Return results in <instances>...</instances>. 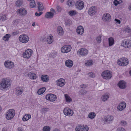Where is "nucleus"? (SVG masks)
<instances>
[{"mask_svg": "<svg viewBox=\"0 0 131 131\" xmlns=\"http://www.w3.org/2000/svg\"><path fill=\"white\" fill-rule=\"evenodd\" d=\"M11 81L9 79L6 78L3 79L0 83V89L3 90L8 88L11 85Z\"/></svg>", "mask_w": 131, "mask_h": 131, "instance_id": "1", "label": "nucleus"}, {"mask_svg": "<svg viewBox=\"0 0 131 131\" xmlns=\"http://www.w3.org/2000/svg\"><path fill=\"white\" fill-rule=\"evenodd\" d=\"M15 114V110L13 109H9L6 114V118L7 120H11L13 118Z\"/></svg>", "mask_w": 131, "mask_h": 131, "instance_id": "2", "label": "nucleus"}, {"mask_svg": "<svg viewBox=\"0 0 131 131\" xmlns=\"http://www.w3.org/2000/svg\"><path fill=\"white\" fill-rule=\"evenodd\" d=\"M101 76L104 79L108 80L110 79L112 77V74L109 70H105L102 72Z\"/></svg>", "mask_w": 131, "mask_h": 131, "instance_id": "3", "label": "nucleus"}, {"mask_svg": "<svg viewBox=\"0 0 131 131\" xmlns=\"http://www.w3.org/2000/svg\"><path fill=\"white\" fill-rule=\"evenodd\" d=\"M117 63L120 66H125L128 63V61L127 58L123 57L118 60Z\"/></svg>", "mask_w": 131, "mask_h": 131, "instance_id": "4", "label": "nucleus"}, {"mask_svg": "<svg viewBox=\"0 0 131 131\" xmlns=\"http://www.w3.org/2000/svg\"><path fill=\"white\" fill-rule=\"evenodd\" d=\"M19 39L20 42L23 43H26L29 41V38L27 35L22 34L20 35Z\"/></svg>", "mask_w": 131, "mask_h": 131, "instance_id": "5", "label": "nucleus"}, {"mask_svg": "<svg viewBox=\"0 0 131 131\" xmlns=\"http://www.w3.org/2000/svg\"><path fill=\"white\" fill-rule=\"evenodd\" d=\"M114 119V117L112 115H108L103 119L105 123H107L110 124L112 123Z\"/></svg>", "mask_w": 131, "mask_h": 131, "instance_id": "6", "label": "nucleus"}, {"mask_svg": "<svg viewBox=\"0 0 131 131\" xmlns=\"http://www.w3.org/2000/svg\"><path fill=\"white\" fill-rule=\"evenodd\" d=\"M46 99L50 101H55L57 99V97L56 95L52 94H47L46 96Z\"/></svg>", "mask_w": 131, "mask_h": 131, "instance_id": "7", "label": "nucleus"}, {"mask_svg": "<svg viewBox=\"0 0 131 131\" xmlns=\"http://www.w3.org/2000/svg\"><path fill=\"white\" fill-rule=\"evenodd\" d=\"M63 112L65 115L69 116H72L74 114L73 110L68 107L64 108L63 111Z\"/></svg>", "mask_w": 131, "mask_h": 131, "instance_id": "8", "label": "nucleus"}, {"mask_svg": "<svg viewBox=\"0 0 131 131\" xmlns=\"http://www.w3.org/2000/svg\"><path fill=\"white\" fill-rule=\"evenodd\" d=\"M71 49V47L70 45H66L62 47L61 49L62 52L65 53L69 52Z\"/></svg>", "mask_w": 131, "mask_h": 131, "instance_id": "9", "label": "nucleus"}, {"mask_svg": "<svg viewBox=\"0 0 131 131\" xmlns=\"http://www.w3.org/2000/svg\"><path fill=\"white\" fill-rule=\"evenodd\" d=\"M32 51L30 49L26 50L23 53V56L25 58H29L32 55Z\"/></svg>", "mask_w": 131, "mask_h": 131, "instance_id": "10", "label": "nucleus"}, {"mask_svg": "<svg viewBox=\"0 0 131 131\" xmlns=\"http://www.w3.org/2000/svg\"><path fill=\"white\" fill-rule=\"evenodd\" d=\"M78 54L81 56H84L88 53V51L84 48H81L79 49L77 52Z\"/></svg>", "mask_w": 131, "mask_h": 131, "instance_id": "11", "label": "nucleus"}, {"mask_svg": "<svg viewBox=\"0 0 131 131\" xmlns=\"http://www.w3.org/2000/svg\"><path fill=\"white\" fill-rule=\"evenodd\" d=\"M84 6L83 2L80 1L77 2L75 4L76 8L79 10H81L83 9L84 7Z\"/></svg>", "mask_w": 131, "mask_h": 131, "instance_id": "12", "label": "nucleus"}, {"mask_svg": "<svg viewBox=\"0 0 131 131\" xmlns=\"http://www.w3.org/2000/svg\"><path fill=\"white\" fill-rule=\"evenodd\" d=\"M4 65L6 68L10 69L13 67L14 64L13 62L7 60L4 62Z\"/></svg>", "mask_w": 131, "mask_h": 131, "instance_id": "13", "label": "nucleus"}, {"mask_svg": "<svg viewBox=\"0 0 131 131\" xmlns=\"http://www.w3.org/2000/svg\"><path fill=\"white\" fill-rule=\"evenodd\" d=\"M97 12L96 8L95 6H92L89 9L88 13L91 16H93L95 15Z\"/></svg>", "mask_w": 131, "mask_h": 131, "instance_id": "14", "label": "nucleus"}, {"mask_svg": "<svg viewBox=\"0 0 131 131\" xmlns=\"http://www.w3.org/2000/svg\"><path fill=\"white\" fill-rule=\"evenodd\" d=\"M88 127L87 126L85 127L79 125L77 126L75 128L76 131H88Z\"/></svg>", "mask_w": 131, "mask_h": 131, "instance_id": "15", "label": "nucleus"}, {"mask_svg": "<svg viewBox=\"0 0 131 131\" xmlns=\"http://www.w3.org/2000/svg\"><path fill=\"white\" fill-rule=\"evenodd\" d=\"M111 18L110 15L108 14H106L103 15L102 19L104 21L109 22L111 20Z\"/></svg>", "mask_w": 131, "mask_h": 131, "instance_id": "16", "label": "nucleus"}, {"mask_svg": "<svg viewBox=\"0 0 131 131\" xmlns=\"http://www.w3.org/2000/svg\"><path fill=\"white\" fill-rule=\"evenodd\" d=\"M126 83L123 81H119L118 84L119 87L121 89H124L125 88L126 86Z\"/></svg>", "mask_w": 131, "mask_h": 131, "instance_id": "17", "label": "nucleus"}, {"mask_svg": "<svg viewBox=\"0 0 131 131\" xmlns=\"http://www.w3.org/2000/svg\"><path fill=\"white\" fill-rule=\"evenodd\" d=\"M126 104L125 102H122L120 103L119 105L117 106V108L120 111H121L124 109L126 107Z\"/></svg>", "mask_w": 131, "mask_h": 131, "instance_id": "18", "label": "nucleus"}, {"mask_svg": "<svg viewBox=\"0 0 131 131\" xmlns=\"http://www.w3.org/2000/svg\"><path fill=\"white\" fill-rule=\"evenodd\" d=\"M122 45L126 48H128L131 46V40H128L125 42H123L122 44Z\"/></svg>", "mask_w": 131, "mask_h": 131, "instance_id": "19", "label": "nucleus"}, {"mask_svg": "<svg viewBox=\"0 0 131 131\" xmlns=\"http://www.w3.org/2000/svg\"><path fill=\"white\" fill-rule=\"evenodd\" d=\"M18 12L20 15L22 16H25L26 15L27 13L26 10L23 8H21L18 9Z\"/></svg>", "mask_w": 131, "mask_h": 131, "instance_id": "20", "label": "nucleus"}, {"mask_svg": "<svg viewBox=\"0 0 131 131\" xmlns=\"http://www.w3.org/2000/svg\"><path fill=\"white\" fill-rule=\"evenodd\" d=\"M57 83L58 85L60 87L63 86L65 83V80L62 78L60 79L57 81Z\"/></svg>", "mask_w": 131, "mask_h": 131, "instance_id": "21", "label": "nucleus"}, {"mask_svg": "<svg viewBox=\"0 0 131 131\" xmlns=\"http://www.w3.org/2000/svg\"><path fill=\"white\" fill-rule=\"evenodd\" d=\"M84 30L82 26H78L77 29V32L79 35H82L83 33Z\"/></svg>", "mask_w": 131, "mask_h": 131, "instance_id": "22", "label": "nucleus"}, {"mask_svg": "<svg viewBox=\"0 0 131 131\" xmlns=\"http://www.w3.org/2000/svg\"><path fill=\"white\" fill-rule=\"evenodd\" d=\"M24 91V87L22 86L17 87L16 92L18 95H21Z\"/></svg>", "mask_w": 131, "mask_h": 131, "instance_id": "23", "label": "nucleus"}, {"mask_svg": "<svg viewBox=\"0 0 131 131\" xmlns=\"http://www.w3.org/2000/svg\"><path fill=\"white\" fill-rule=\"evenodd\" d=\"M28 75L29 78L31 79H35L36 78V74L32 72L29 73L28 74Z\"/></svg>", "mask_w": 131, "mask_h": 131, "instance_id": "24", "label": "nucleus"}, {"mask_svg": "<svg viewBox=\"0 0 131 131\" xmlns=\"http://www.w3.org/2000/svg\"><path fill=\"white\" fill-rule=\"evenodd\" d=\"M65 64L66 66L67 67L71 68L73 65V61L70 60H67L65 62Z\"/></svg>", "mask_w": 131, "mask_h": 131, "instance_id": "25", "label": "nucleus"}, {"mask_svg": "<svg viewBox=\"0 0 131 131\" xmlns=\"http://www.w3.org/2000/svg\"><path fill=\"white\" fill-rule=\"evenodd\" d=\"M109 97V94L107 93L102 95L101 99L102 101L105 102L107 101Z\"/></svg>", "mask_w": 131, "mask_h": 131, "instance_id": "26", "label": "nucleus"}, {"mask_svg": "<svg viewBox=\"0 0 131 131\" xmlns=\"http://www.w3.org/2000/svg\"><path fill=\"white\" fill-rule=\"evenodd\" d=\"M54 15V13L52 12H47L45 14V17L47 18H51L53 17Z\"/></svg>", "mask_w": 131, "mask_h": 131, "instance_id": "27", "label": "nucleus"}, {"mask_svg": "<svg viewBox=\"0 0 131 131\" xmlns=\"http://www.w3.org/2000/svg\"><path fill=\"white\" fill-rule=\"evenodd\" d=\"M57 33L58 35L60 36L62 35L63 34V30L62 28L60 26H59L57 28Z\"/></svg>", "mask_w": 131, "mask_h": 131, "instance_id": "28", "label": "nucleus"}, {"mask_svg": "<svg viewBox=\"0 0 131 131\" xmlns=\"http://www.w3.org/2000/svg\"><path fill=\"white\" fill-rule=\"evenodd\" d=\"M41 79L42 81L47 82L48 81L49 78L48 76L47 75H43L41 76Z\"/></svg>", "mask_w": 131, "mask_h": 131, "instance_id": "29", "label": "nucleus"}, {"mask_svg": "<svg viewBox=\"0 0 131 131\" xmlns=\"http://www.w3.org/2000/svg\"><path fill=\"white\" fill-rule=\"evenodd\" d=\"M31 117V116L30 114H26L23 116L22 118L23 120L24 121H25L29 119Z\"/></svg>", "mask_w": 131, "mask_h": 131, "instance_id": "30", "label": "nucleus"}, {"mask_svg": "<svg viewBox=\"0 0 131 131\" xmlns=\"http://www.w3.org/2000/svg\"><path fill=\"white\" fill-rule=\"evenodd\" d=\"M23 0H18L15 4V6L19 7L21 6L23 4Z\"/></svg>", "mask_w": 131, "mask_h": 131, "instance_id": "31", "label": "nucleus"}, {"mask_svg": "<svg viewBox=\"0 0 131 131\" xmlns=\"http://www.w3.org/2000/svg\"><path fill=\"white\" fill-rule=\"evenodd\" d=\"M38 11L39 12L43 10V7L42 4L40 2L38 3Z\"/></svg>", "mask_w": 131, "mask_h": 131, "instance_id": "32", "label": "nucleus"}, {"mask_svg": "<svg viewBox=\"0 0 131 131\" xmlns=\"http://www.w3.org/2000/svg\"><path fill=\"white\" fill-rule=\"evenodd\" d=\"M109 42V46L110 47L112 46L114 43V40L112 37H110L108 39Z\"/></svg>", "mask_w": 131, "mask_h": 131, "instance_id": "33", "label": "nucleus"}, {"mask_svg": "<svg viewBox=\"0 0 131 131\" xmlns=\"http://www.w3.org/2000/svg\"><path fill=\"white\" fill-rule=\"evenodd\" d=\"M46 88L43 87L39 89L37 93L39 95H41L46 90Z\"/></svg>", "mask_w": 131, "mask_h": 131, "instance_id": "34", "label": "nucleus"}, {"mask_svg": "<svg viewBox=\"0 0 131 131\" xmlns=\"http://www.w3.org/2000/svg\"><path fill=\"white\" fill-rule=\"evenodd\" d=\"M10 36L11 35L10 34H7L3 37V39L5 41H8Z\"/></svg>", "mask_w": 131, "mask_h": 131, "instance_id": "35", "label": "nucleus"}, {"mask_svg": "<svg viewBox=\"0 0 131 131\" xmlns=\"http://www.w3.org/2000/svg\"><path fill=\"white\" fill-rule=\"evenodd\" d=\"M47 42L49 44L51 43L53 41V37L52 36H49L47 39Z\"/></svg>", "mask_w": 131, "mask_h": 131, "instance_id": "36", "label": "nucleus"}, {"mask_svg": "<svg viewBox=\"0 0 131 131\" xmlns=\"http://www.w3.org/2000/svg\"><path fill=\"white\" fill-rule=\"evenodd\" d=\"M66 102L68 103L72 101V99L67 94L64 95Z\"/></svg>", "mask_w": 131, "mask_h": 131, "instance_id": "37", "label": "nucleus"}, {"mask_svg": "<svg viewBox=\"0 0 131 131\" xmlns=\"http://www.w3.org/2000/svg\"><path fill=\"white\" fill-rule=\"evenodd\" d=\"M74 2L71 0H69L67 2V5L69 6H72L74 5Z\"/></svg>", "mask_w": 131, "mask_h": 131, "instance_id": "38", "label": "nucleus"}, {"mask_svg": "<svg viewBox=\"0 0 131 131\" xmlns=\"http://www.w3.org/2000/svg\"><path fill=\"white\" fill-rule=\"evenodd\" d=\"M95 114L93 112L90 113L89 114L88 116L89 118L93 119V118L95 116Z\"/></svg>", "mask_w": 131, "mask_h": 131, "instance_id": "39", "label": "nucleus"}, {"mask_svg": "<svg viewBox=\"0 0 131 131\" xmlns=\"http://www.w3.org/2000/svg\"><path fill=\"white\" fill-rule=\"evenodd\" d=\"M30 7L31 8L35 7L36 6L35 2L34 0H33L30 3Z\"/></svg>", "mask_w": 131, "mask_h": 131, "instance_id": "40", "label": "nucleus"}, {"mask_svg": "<svg viewBox=\"0 0 131 131\" xmlns=\"http://www.w3.org/2000/svg\"><path fill=\"white\" fill-rule=\"evenodd\" d=\"M68 14L72 16L76 15L77 12L75 10H72L69 11Z\"/></svg>", "mask_w": 131, "mask_h": 131, "instance_id": "41", "label": "nucleus"}, {"mask_svg": "<svg viewBox=\"0 0 131 131\" xmlns=\"http://www.w3.org/2000/svg\"><path fill=\"white\" fill-rule=\"evenodd\" d=\"M93 62L92 60H89L87 61L85 63V65L86 66H89L92 65L93 64Z\"/></svg>", "mask_w": 131, "mask_h": 131, "instance_id": "42", "label": "nucleus"}, {"mask_svg": "<svg viewBox=\"0 0 131 131\" xmlns=\"http://www.w3.org/2000/svg\"><path fill=\"white\" fill-rule=\"evenodd\" d=\"M7 19V17L5 15H3L0 17V20L2 21H4Z\"/></svg>", "mask_w": 131, "mask_h": 131, "instance_id": "43", "label": "nucleus"}, {"mask_svg": "<svg viewBox=\"0 0 131 131\" xmlns=\"http://www.w3.org/2000/svg\"><path fill=\"white\" fill-rule=\"evenodd\" d=\"M71 23L72 21L70 19L66 20L65 21V24L67 26H69Z\"/></svg>", "mask_w": 131, "mask_h": 131, "instance_id": "44", "label": "nucleus"}, {"mask_svg": "<svg viewBox=\"0 0 131 131\" xmlns=\"http://www.w3.org/2000/svg\"><path fill=\"white\" fill-rule=\"evenodd\" d=\"M50 127L47 126H44L42 129L43 131H50Z\"/></svg>", "mask_w": 131, "mask_h": 131, "instance_id": "45", "label": "nucleus"}, {"mask_svg": "<svg viewBox=\"0 0 131 131\" xmlns=\"http://www.w3.org/2000/svg\"><path fill=\"white\" fill-rule=\"evenodd\" d=\"M124 30L126 32H131V29L128 26L125 28Z\"/></svg>", "mask_w": 131, "mask_h": 131, "instance_id": "46", "label": "nucleus"}, {"mask_svg": "<svg viewBox=\"0 0 131 131\" xmlns=\"http://www.w3.org/2000/svg\"><path fill=\"white\" fill-rule=\"evenodd\" d=\"M87 92L85 90H81L80 91L79 94L80 95H84L85 94L87 93Z\"/></svg>", "mask_w": 131, "mask_h": 131, "instance_id": "47", "label": "nucleus"}, {"mask_svg": "<svg viewBox=\"0 0 131 131\" xmlns=\"http://www.w3.org/2000/svg\"><path fill=\"white\" fill-rule=\"evenodd\" d=\"M101 36L100 35L97 36L96 38V40L98 43H100L101 42Z\"/></svg>", "mask_w": 131, "mask_h": 131, "instance_id": "48", "label": "nucleus"}, {"mask_svg": "<svg viewBox=\"0 0 131 131\" xmlns=\"http://www.w3.org/2000/svg\"><path fill=\"white\" fill-rule=\"evenodd\" d=\"M90 77L91 78H94L95 77V75L94 73L92 72H90L88 73Z\"/></svg>", "mask_w": 131, "mask_h": 131, "instance_id": "49", "label": "nucleus"}, {"mask_svg": "<svg viewBox=\"0 0 131 131\" xmlns=\"http://www.w3.org/2000/svg\"><path fill=\"white\" fill-rule=\"evenodd\" d=\"M120 124L121 125L124 126L127 125V123L126 122L124 121H122L120 122Z\"/></svg>", "mask_w": 131, "mask_h": 131, "instance_id": "50", "label": "nucleus"}, {"mask_svg": "<svg viewBox=\"0 0 131 131\" xmlns=\"http://www.w3.org/2000/svg\"><path fill=\"white\" fill-rule=\"evenodd\" d=\"M42 111L44 113H46L47 112L48 110V108H45V107L42 108L41 109Z\"/></svg>", "mask_w": 131, "mask_h": 131, "instance_id": "51", "label": "nucleus"}, {"mask_svg": "<svg viewBox=\"0 0 131 131\" xmlns=\"http://www.w3.org/2000/svg\"><path fill=\"white\" fill-rule=\"evenodd\" d=\"M43 13V12H40L39 13H38L37 12H36L35 13V15L37 16H39L41 15Z\"/></svg>", "mask_w": 131, "mask_h": 131, "instance_id": "52", "label": "nucleus"}, {"mask_svg": "<svg viewBox=\"0 0 131 131\" xmlns=\"http://www.w3.org/2000/svg\"><path fill=\"white\" fill-rule=\"evenodd\" d=\"M117 131H125V130L123 128L120 127L118 128Z\"/></svg>", "mask_w": 131, "mask_h": 131, "instance_id": "53", "label": "nucleus"}, {"mask_svg": "<svg viewBox=\"0 0 131 131\" xmlns=\"http://www.w3.org/2000/svg\"><path fill=\"white\" fill-rule=\"evenodd\" d=\"M114 3L115 6H117L118 4L119 3V2L117 1V0H115Z\"/></svg>", "mask_w": 131, "mask_h": 131, "instance_id": "54", "label": "nucleus"}, {"mask_svg": "<svg viewBox=\"0 0 131 131\" xmlns=\"http://www.w3.org/2000/svg\"><path fill=\"white\" fill-rule=\"evenodd\" d=\"M56 8L58 12H60L61 10V8L59 6H57L56 7Z\"/></svg>", "mask_w": 131, "mask_h": 131, "instance_id": "55", "label": "nucleus"}, {"mask_svg": "<svg viewBox=\"0 0 131 131\" xmlns=\"http://www.w3.org/2000/svg\"><path fill=\"white\" fill-rule=\"evenodd\" d=\"M57 54V52H54V53H52V54H51V56L52 58H54L56 56V55Z\"/></svg>", "mask_w": 131, "mask_h": 131, "instance_id": "56", "label": "nucleus"}, {"mask_svg": "<svg viewBox=\"0 0 131 131\" xmlns=\"http://www.w3.org/2000/svg\"><path fill=\"white\" fill-rule=\"evenodd\" d=\"M115 21H116V23H117L120 24L121 23L120 21L119 20L117 19H115Z\"/></svg>", "mask_w": 131, "mask_h": 131, "instance_id": "57", "label": "nucleus"}, {"mask_svg": "<svg viewBox=\"0 0 131 131\" xmlns=\"http://www.w3.org/2000/svg\"><path fill=\"white\" fill-rule=\"evenodd\" d=\"M17 131H24V130L21 127H19L17 129Z\"/></svg>", "mask_w": 131, "mask_h": 131, "instance_id": "58", "label": "nucleus"}, {"mask_svg": "<svg viewBox=\"0 0 131 131\" xmlns=\"http://www.w3.org/2000/svg\"><path fill=\"white\" fill-rule=\"evenodd\" d=\"M86 85H84V84H82L81 86V87L82 88H86Z\"/></svg>", "mask_w": 131, "mask_h": 131, "instance_id": "59", "label": "nucleus"}, {"mask_svg": "<svg viewBox=\"0 0 131 131\" xmlns=\"http://www.w3.org/2000/svg\"><path fill=\"white\" fill-rule=\"evenodd\" d=\"M50 11H51V12H53V13H55V11L54 9L53 8H51L50 9Z\"/></svg>", "mask_w": 131, "mask_h": 131, "instance_id": "60", "label": "nucleus"}, {"mask_svg": "<svg viewBox=\"0 0 131 131\" xmlns=\"http://www.w3.org/2000/svg\"><path fill=\"white\" fill-rule=\"evenodd\" d=\"M53 131H60V130L57 128H55L53 130Z\"/></svg>", "mask_w": 131, "mask_h": 131, "instance_id": "61", "label": "nucleus"}, {"mask_svg": "<svg viewBox=\"0 0 131 131\" xmlns=\"http://www.w3.org/2000/svg\"><path fill=\"white\" fill-rule=\"evenodd\" d=\"M35 22H34L32 24V26H35Z\"/></svg>", "mask_w": 131, "mask_h": 131, "instance_id": "62", "label": "nucleus"}, {"mask_svg": "<svg viewBox=\"0 0 131 131\" xmlns=\"http://www.w3.org/2000/svg\"><path fill=\"white\" fill-rule=\"evenodd\" d=\"M2 131H6L5 129L4 128H3L2 129Z\"/></svg>", "mask_w": 131, "mask_h": 131, "instance_id": "63", "label": "nucleus"}, {"mask_svg": "<svg viewBox=\"0 0 131 131\" xmlns=\"http://www.w3.org/2000/svg\"><path fill=\"white\" fill-rule=\"evenodd\" d=\"M13 34L14 35H17V33L16 32H13Z\"/></svg>", "mask_w": 131, "mask_h": 131, "instance_id": "64", "label": "nucleus"}]
</instances>
